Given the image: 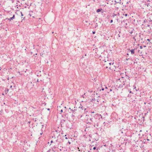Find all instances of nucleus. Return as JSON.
<instances>
[{
    "label": "nucleus",
    "mask_w": 152,
    "mask_h": 152,
    "mask_svg": "<svg viewBox=\"0 0 152 152\" xmlns=\"http://www.w3.org/2000/svg\"><path fill=\"white\" fill-rule=\"evenodd\" d=\"M90 121L92 122V125L94 126V127H96V125L97 126H98V120L94 118H91L90 119Z\"/></svg>",
    "instance_id": "f257e3e1"
},
{
    "label": "nucleus",
    "mask_w": 152,
    "mask_h": 152,
    "mask_svg": "<svg viewBox=\"0 0 152 152\" xmlns=\"http://www.w3.org/2000/svg\"><path fill=\"white\" fill-rule=\"evenodd\" d=\"M91 116H93L94 118L95 119H96V120H99V121H101V120L100 119V118L99 117L98 113H97L96 114H95L94 115H91Z\"/></svg>",
    "instance_id": "f03ea898"
},
{
    "label": "nucleus",
    "mask_w": 152,
    "mask_h": 152,
    "mask_svg": "<svg viewBox=\"0 0 152 152\" xmlns=\"http://www.w3.org/2000/svg\"><path fill=\"white\" fill-rule=\"evenodd\" d=\"M130 50V51L131 52V54H134L135 52H137V51L139 52V50H137V49L136 48H134L133 49L130 50Z\"/></svg>",
    "instance_id": "7ed1b4c3"
},
{
    "label": "nucleus",
    "mask_w": 152,
    "mask_h": 152,
    "mask_svg": "<svg viewBox=\"0 0 152 152\" xmlns=\"http://www.w3.org/2000/svg\"><path fill=\"white\" fill-rule=\"evenodd\" d=\"M119 134H125L126 132L125 130H123V128L122 129H121L119 131Z\"/></svg>",
    "instance_id": "20e7f679"
},
{
    "label": "nucleus",
    "mask_w": 152,
    "mask_h": 152,
    "mask_svg": "<svg viewBox=\"0 0 152 152\" xmlns=\"http://www.w3.org/2000/svg\"><path fill=\"white\" fill-rule=\"evenodd\" d=\"M100 12H101V13H103L104 12V11H103V9H97V10H96V12L97 13H98Z\"/></svg>",
    "instance_id": "39448f33"
},
{
    "label": "nucleus",
    "mask_w": 152,
    "mask_h": 152,
    "mask_svg": "<svg viewBox=\"0 0 152 152\" xmlns=\"http://www.w3.org/2000/svg\"><path fill=\"white\" fill-rule=\"evenodd\" d=\"M65 121V120L64 119H62L61 120L60 122V124L62 126V124H64V122Z\"/></svg>",
    "instance_id": "423d86ee"
},
{
    "label": "nucleus",
    "mask_w": 152,
    "mask_h": 152,
    "mask_svg": "<svg viewBox=\"0 0 152 152\" xmlns=\"http://www.w3.org/2000/svg\"><path fill=\"white\" fill-rule=\"evenodd\" d=\"M99 149V148L97 147L96 146L94 147L93 148V150H96V152H99L98 151Z\"/></svg>",
    "instance_id": "0eeeda50"
},
{
    "label": "nucleus",
    "mask_w": 152,
    "mask_h": 152,
    "mask_svg": "<svg viewBox=\"0 0 152 152\" xmlns=\"http://www.w3.org/2000/svg\"><path fill=\"white\" fill-rule=\"evenodd\" d=\"M79 108L82 109L83 110H84L85 111L86 110V108H84V107H83V106H82V105L81 104H80V106L79 107Z\"/></svg>",
    "instance_id": "6e6552de"
},
{
    "label": "nucleus",
    "mask_w": 152,
    "mask_h": 152,
    "mask_svg": "<svg viewBox=\"0 0 152 152\" xmlns=\"http://www.w3.org/2000/svg\"><path fill=\"white\" fill-rule=\"evenodd\" d=\"M98 115L99 117L100 118V119L101 120L102 119V116L101 115L99 114H98Z\"/></svg>",
    "instance_id": "1a4fd4ad"
},
{
    "label": "nucleus",
    "mask_w": 152,
    "mask_h": 152,
    "mask_svg": "<svg viewBox=\"0 0 152 152\" xmlns=\"http://www.w3.org/2000/svg\"><path fill=\"white\" fill-rule=\"evenodd\" d=\"M111 62H109L108 61L107 62V63L106 64L108 66H110V65H111Z\"/></svg>",
    "instance_id": "9d476101"
},
{
    "label": "nucleus",
    "mask_w": 152,
    "mask_h": 152,
    "mask_svg": "<svg viewBox=\"0 0 152 152\" xmlns=\"http://www.w3.org/2000/svg\"><path fill=\"white\" fill-rule=\"evenodd\" d=\"M5 19L6 20L8 19L10 21H11V20H12L13 19L12 18V17H11V18H6Z\"/></svg>",
    "instance_id": "9b49d317"
},
{
    "label": "nucleus",
    "mask_w": 152,
    "mask_h": 152,
    "mask_svg": "<svg viewBox=\"0 0 152 152\" xmlns=\"http://www.w3.org/2000/svg\"><path fill=\"white\" fill-rule=\"evenodd\" d=\"M123 87V85L122 84H120L119 86H118V88H122Z\"/></svg>",
    "instance_id": "f8f14e48"
},
{
    "label": "nucleus",
    "mask_w": 152,
    "mask_h": 152,
    "mask_svg": "<svg viewBox=\"0 0 152 152\" xmlns=\"http://www.w3.org/2000/svg\"><path fill=\"white\" fill-rule=\"evenodd\" d=\"M87 124L88 125H92V122L91 121V122H88L87 123Z\"/></svg>",
    "instance_id": "ddd939ff"
},
{
    "label": "nucleus",
    "mask_w": 152,
    "mask_h": 152,
    "mask_svg": "<svg viewBox=\"0 0 152 152\" xmlns=\"http://www.w3.org/2000/svg\"><path fill=\"white\" fill-rule=\"evenodd\" d=\"M141 119V121L144 122L145 121V117L143 116Z\"/></svg>",
    "instance_id": "4468645a"
},
{
    "label": "nucleus",
    "mask_w": 152,
    "mask_h": 152,
    "mask_svg": "<svg viewBox=\"0 0 152 152\" xmlns=\"http://www.w3.org/2000/svg\"><path fill=\"white\" fill-rule=\"evenodd\" d=\"M8 91L9 89H6L5 90V92L6 94H7L8 92Z\"/></svg>",
    "instance_id": "2eb2a0df"
},
{
    "label": "nucleus",
    "mask_w": 152,
    "mask_h": 152,
    "mask_svg": "<svg viewBox=\"0 0 152 152\" xmlns=\"http://www.w3.org/2000/svg\"><path fill=\"white\" fill-rule=\"evenodd\" d=\"M117 15L115 13H113L112 15V17L113 18H114L115 16H116Z\"/></svg>",
    "instance_id": "dca6fc26"
},
{
    "label": "nucleus",
    "mask_w": 152,
    "mask_h": 152,
    "mask_svg": "<svg viewBox=\"0 0 152 152\" xmlns=\"http://www.w3.org/2000/svg\"><path fill=\"white\" fill-rule=\"evenodd\" d=\"M69 109L70 110H71L72 111H73V112H75V111L76 110V109H74V110H73V109H71L70 107V108H69Z\"/></svg>",
    "instance_id": "f3484780"
},
{
    "label": "nucleus",
    "mask_w": 152,
    "mask_h": 152,
    "mask_svg": "<svg viewBox=\"0 0 152 152\" xmlns=\"http://www.w3.org/2000/svg\"><path fill=\"white\" fill-rule=\"evenodd\" d=\"M109 67V69H111V67L110 66H106L105 68H106V69H107L108 68V67Z\"/></svg>",
    "instance_id": "a211bd4d"
},
{
    "label": "nucleus",
    "mask_w": 152,
    "mask_h": 152,
    "mask_svg": "<svg viewBox=\"0 0 152 152\" xmlns=\"http://www.w3.org/2000/svg\"><path fill=\"white\" fill-rule=\"evenodd\" d=\"M100 89L99 91H100L101 90H102V91L104 90V88L102 87L101 89Z\"/></svg>",
    "instance_id": "6ab92c4d"
},
{
    "label": "nucleus",
    "mask_w": 152,
    "mask_h": 152,
    "mask_svg": "<svg viewBox=\"0 0 152 152\" xmlns=\"http://www.w3.org/2000/svg\"><path fill=\"white\" fill-rule=\"evenodd\" d=\"M114 2L117 3H119L120 4H121V2H117L115 0L114 1Z\"/></svg>",
    "instance_id": "aec40b11"
},
{
    "label": "nucleus",
    "mask_w": 152,
    "mask_h": 152,
    "mask_svg": "<svg viewBox=\"0 0 152 152\" xmlns=\"http://www.w3.org/2000/svg\"><path fill=\"white\" fill-rule=\"evenodd\" d=\"M12 17L13 19H14L15 18V15H13V16Z\"/></svg>",
    "instance_id": "412c9836"
},
{
    "label": "nucleus",
    "mask_w": 152,
    "mask_h": 152,
    "mask_svg": "<svg viewBox=\"0 0 152 152\" xmlns=\"http://www.w3.org/2000/svg\"><path fill=\"white\" fill-rule=\"evenodd\" d=\"M112 91V89L111 88H110L109 90V92H107L108 93H109L111 91Z\"/></svg>",
    "instance_id": "4be33fe9"
},
{
    "label": "nucleus",
    "mask_w": 152,
    "mask_h": 152,
    "mask_svg": "<svg viewBox=\"0 0 152 152\" xmlns=\"http://www.w3.org/2000/svg\"><path fill=\"white\" fill-rule=\"evenodd\" d=\"M21 14V16H23V14L22 12H20Z\"/></svg>",
    "instance_id": "5701e85b"
},
{
    "label": "nucleus",
    "mask_w": 152,
    "mask_h": 152,
    "mask_svg": "<svg viewBox=\"0 0 152 152\" xmlns=\"http://www.w3.org/2000/svg\"><path fill=\"white\" fill-rule=\"evenodd\" d=\"M113 20H110V23H113Z\"/></svg>",
    "instance_id": "b1692460"
},
{
    "label": "nucleus",
    "mask_w": 152,
    "mask_h": 152,
    "mask_svg": "<svg viewBox=\"0 0 152 152\" xmlns=\"http://www.w3.org/2000/svg\"><path fill=\"white\" fill-rule=\"evenodd\" d=\"M148 113V112H147L146 113H145L144 114V115H145V116H146V115L147 114V113Z\"/></svg>",
    "instance_id": "393cba45"
},
{
    "label": "nucleus",
    "mask_w": 152,
    "mask_h": 152,
    "mask_svg": "<svg viewBox=\"0 0 152 152\" xmlns=\"http://www.w3.org/2000/svg\"><path fill=\"white\" fill-rule=\"evenodd\" d=\"M95 31H92V34H95Z\"/></svg>",
    "instance_id": "a878e982"
},
{
    "label": "nucleus",
    "mask_w": 152,
    "mask_h": 152,
    "mask_svg": "<svg viewBox=\"0 0 152 152\" xmlns=\"http://www.w3.org/2000/svg\"><path fill=\"white\" fill-rule=\"evenodd\" d=\"M124 15H125V16L126 17L127 16L128 14H125Z\"/></svg>",
    "instance_id": "bb28decb"
},
{
    "label": "nucleus",
    "mask_w": 152,
    "mask_h": 152,
    "mask_svg": "<svg viewBox=\"0 0 152 152\" xmlns=\"http://www.w3.org/2000/svg\"><path fill=\"white\" fill-rule=\"evenodd\" d=\"M89 126H88V127H91L92 126V125H88Z\"/></svg>",
    "instance_id": "cd10ccee"
},
{
    "label": "nucleus",
    "mask_w": 152,
    "mask_h": 152,
    "mask_svg": "<svg viewBox=\"0 0 152 152\" xmlns=\"http://www.w3.org/2000/svg\"><path fill=\"white\" fill-rule=\"evenodd\" d=\"M133 33L132 31H131L130 32H129V33L131 34H132Z\"/></svg>",
    "instance_id": "c85d7f7f"
},
{
    "label": "nucleus",
    "mask_w": 152,
    "mask_h": 152,
    "mask_svg": "<svg viewBox=\"0 0 152 152\" xmlns=\"http://www.w3.org/2000/svg\"><path fill=\"white\" fill-rule=\"evenodd\" d=\"M142 46H140V49H142Z\"/></svg>",
    "instance_id": "c756f323"
},
{
    "label": "nucleus",
    "mask_w": 152,
    "mask_h": 152,
    "mask_svg": "<svg viewBox=\"0 0 152 152\" xmlns=\"http://www.w3.org/2000/svg\"><path fill=\"white\" fill-rule=\"evenodd\" d=\"M95 98H93L92 99V100H95Z\"/></svg>",
    "instance_id": "7c9ffc66"
},
{
    "label": "nucleus",
    "mask_w": 152,
    "mask_h": 152,
    "mask_svg": "<svg viewBox=\"0 0 152 152\" xmlns=\"http://www.w3.org/2000/svg\"><path fill=\"white\" fill-rule=\"evenodd\" d=\"M36 119H37V118H36L35 119V120H34V121L35 122H36V121H37V120Z\"/></svg>",
    "instance_id": "2f4dec72"
},
{
    "label": "nucleus",
    "mask_w": 152,
    "mask_h": 152,
    "mask_svg": "<svg viewBox=\"0 0 152 152\" xmlns=\"http://www.w3.org/2000/svg\"><path fill=\"white\" fill-rule=\"evenodd\" d=\"M95 113V112H94V111H91V113Z\"/></svg>",
    "instance_id": "473e14b6"
},
{
    "label": "nucleus",
    "mask_w": 152,
    "mask_h": 152,
    "mask_svg": "<svg viewBox=\"0 0 152 152\" xmlns=\"http://www.w3.org/2000/svg\"><path fill=\"white\" fill-rule=\"evenodd\" d=\"M37 82H38V83L39 82V81L38 79H37Z\"/></svg>",
    "instance_id": "72a5a7b5"
},
{
    "label": "nucleus",
    "mask_w": 152,
    "mask_h": 152,
    "mask_svg": "<svg viewBox=\"0 0 152 152\" xmlns=\"http://www.w3.org/2000/svg\"><path fill=\"white\" fill-rule=\"evenodd\" d=\"M22 18H23V19H22V20H23L24 18H25V17H24V18H23L22 17Z\"/></svg>",
    "instance_id": "f704fd0d"
},
{
    "label": "nucleus",
    "mask_w": 152,
    "mask_h": 152,
    "mask_svg": "<svg viewBox=\"0 0 152 152\" xmlns=\"http://www.w3.org/2000/svg\"><path fill=\"white\" fill-rule=\"evenodd\" d=\"M47 109L48 110H49V111L50 110V109L49 108H47Z\"/></svg>",
    "instance_id": "c9c22d12"
},
{
    "label": "nucleus",
    "mask_w": 152,
    "mask_h": 152,
    "mask_svg": "<svg viewBox=\"0 0 152 152\" xmlns=\"http://www.w3.org/2000/svg\"><path fill=\"white\" fill-rule=\"evenodd\" d=\"M68 143L69 144H71V142H69V141H68Z\"/></svg>",
    "instance_id": "e433bc0d"
},
{
    "label": "nucleus",
    "mask_w": 152,
    "mask_h": 152,
    "mask_svg": "<svg viewBox=\"0 0 152 152\" xmlns=\"http://www.w3.org/2000/svg\"><path fill=\"white\" fill-rule=\"evenodd\" d=\"M37 76H41V75H37Z\"/></svg>",
    "instance_id": "4c0bfd02"
},
{
    "label": "nucleus",
    "mask_w": 152,
    "mask_h": 152,
    "mask_svg": "<svg viewBox=\"0 0 152 152\" xmlns=\"http://www.w3.org/2000/svg\"><path fill=\"white\" fill-rule=\"evenodd\" d=\"M147 25V26H145L146 27H147V26H150V25H148V24L147 25Z\"/></svg>",
    "instance_id": "58836bf2"
},
{
    "label": "nucleus",
    "mask_w": 152,
    "mask_h": 152,
    "mask_svg": "<svg viewBox=\"0 0 152 152\" xmlns=\"http://www.w3.org/2000/svg\"><path fill=\"white\" fill-rule=\"evenodd\" d=\"M61 113L62 112H63V110H60V111Z\"/></svg>",
    "instance_id": "ea45409f"
},
{
    "label": "nucleus",
    "mask_w": 152,
    "mask_h": 152,
    "mask_svg": "<svg viewBox=\"0 0 152 152\" xmlns=\"http://www.w3.org/2000/svg\"><path fill=\"white\" fill-rule=\"evenodd\" d=\"M50 150H49L47 151V152H50Z\"/></svg>",
    "instance_id": "a19ab883"
},
{
    "label": "nucleus",
    "mask_w": 152,
    "mask_h": 152,
    "mask_svg": "<svg viewBox=\"0 0 152 152\" xmlns=\"http://www.w3.org/2000/svg\"><path fill=\"white\" fill-rule=\"evenodd\" d=\"M53 148L54 149H56V147L54 146V147H53Z\"/></svg>",
    "instance_id": "79ce46f5"
},
{
    "label": "nucleus",
    "mask_w": 152,
    "mask_h": 152,
    "mask_svg": "<svg viewBox=\"0 0 152 152\" xmlns=\"http://www.w3.org/2000/svg\"><path fill=\"white\" fill-rule=\"evenodd\" d=\"M31 123V121H29L28 122V123L29 124H30Z\"/></svg>",
    "instance_id": "37998d69"
},
{
    "label": "nucleus",
    "mask_w": 152,
    "mask_h": 152,
    "mask_svg": "<svg viewBox=\"0 0 152 152\" xmlns=\"http://www.w3.org/2000/svg\"><path fill=\"white\" fill-rule=\"evenodd\" d=\"M75 115H74L73 114H72V117H74V116H75Z\"/></svg>",
    "instance_id": "c03bdc74"
},
{
    "label": "nucleus",
    "mask_w": 152,
    "mask_h": 152,
    "mask_svg": "<svg viewBox=\"0 0 152 152\" xmlns=\"http://www.w3.org/2000/svg\"><path fill=\"white\" fill-rule=\"evenodd\" d=\"M50 142L51 143H52L53 142V141L52 140L51 141H50Z\"/></svg>",
    "instance_id": "a18cd8bd"
},
{
    "label": "nucleus",
    "mask_w": 152,
    "mask_h": 152,
    "mask_svg": "<svg viewBox=\"0 0 152 152\" xmlns=\"http://www.w3.org/2000/svg\"><path fill=\"white\" fill-rule=\"evenodd\" d=\"M65 139H68V138H67V137H65Z\"/></svg>",
    "instance_id": "49530a36"
},
{
    "label": "nucleus",
    "mask_w": 152,
    "mask_h": 152,
    "mask_svg": "<svg viewBox=\"0 0 152 152\" xmlns=\"http://www.w3.org/2000/svg\"><path fill=\"white\" fill-rule=\"evenodd\" d=\"M147 40L149 41H150V39H147Z\"/></svg>",
    "instance_id": "de8ad7c7"
},
{
    "label": "nucleus",
    "mask_w": 152,
    "mask_h": 152,
    "mask_svg": "<svg viewBox=\"0 0 152 152\" xmlns=\"http://www.w3.org/2000/svg\"><path fill=\"white\" fill-rule=\"evenodd\" d=\"M12 86H10V88H12Z\"/></svg>",
    "instance_id": "09e8293b"
},
{
    "label": "nucleus",
    "mask_w": 152,
    "mask_h": 152,
    "mask_svg": "<svg viewBox=\"0 0 152 152\" xmlns=\"http://www.w3.org/2000/svg\"><path fill=\"white\" fill-rule=\"evenodd\" d=\"M57 130H56V131H55V132H56V133H57Z\"/></svg>",
    "instance_id": "8fccbe9b"
},
{
    "label": "nucleus",
    "mask_w": 152,
    "mask_h": 152,
    "mask_svg": "<svg viewBox=\"0 0 152 152\" xmlns=\"http://www.w3.org/2000/svg\"><path fill=\"white\" fill-rule=\"evenodd\" d=\"M78 150H79V151H80V150H79V147H78Z\"/></svg>",
    "instance_id": "3c124183"
},
{
    "label": "nucleus",
    "mask_w": 152,
    "mask_h": 152,
    "mask_svg": "<svg viewBox=\"0 0 152 152\" xmlns=\"http://www.w3.org/2000/svg\"><path fill=\"white\" fill-rule=\"evenodd\" d=\"M105 88L106 89H107V87H105Z\"/></svg>",
    "instance_id": "603ef678"
},
{
    "label": "nucleus",
    "mask_w": 152,
    "mask_h": 152,
    "mask_svg": "<svg viewBox=\"0 0 152 152\" xmlns=\"http://www.w3.org/2000/svg\"><path fill=\"white\" fill-rule=\"evenodd\" d=\"M114 63H113L112 64V65H114Z\"/></svg>",
    "instance_id": "864d4df0"
},
{
    "label": "nucleus",
    "mask_w": 152,
    "mask_h": 152,
    "mask_svg": "<svg viewBox=\"0 0 152 152\" xmlns=\"http://www.w3.org/2000/svg\"><path fill=\"white\" fill-rule=\"evenodd\" d=\"M129 2L128 1V2H126V4H128V3H129Z\"/></svg>",
    "instance_id": "5fc2aeb1"
},
{
    "label": "nucleus",
    "mask_w": 152,
    "mask_h": 152,
    "mask_svg": "<svg viewBox=\"0 0 152 152\" xmlns=\"http://www.w3.org/2000/svg\"><path fill=\"white\" fill-rule=\"evenodd\" d=\"M7 79L8 80H9V77H8Z\"/></svg>",
    "instance_id": "6e6d98bb"
},
{
    "label": "nucleus",
    "mask_w": 152,
    "mask_h": 152,
    "mask_svg": "<svg viewBox=\"0 0 152 152\" xmlns=\"http://www.w3.org/2000/svg\"><path fill=\"white\" fill-rule=\"evenodd\" d=\"M126 55H127V56H128L129 55V54L128 53H127Z\"/></svg>",
    "instance_id": "4d7b16f0"
},
{
    "label": "nucleus",
    "mask_w": 152,
    "mask_h": 152,
    "mask_svg": "<svg viewBox=\"0 0 152 152\" xmlns=\"http://www.w3.org/2000/svg\"><path fill=\"white\" fill-rule=\"evenodd\" d=\"M96 26H97V23H96Z\"/></svg>",
    "instance_id": "13d9d810"
},
{
    "label": "nucleus",
    "mask_w": 152,
    "mask_h": 152,
    "mask_svg": "<svg viewBox=\"0 0 152 152\" xmlns=\"http://www.w3.org/2000/svg\"><path fill=\"white\" fill-rule=\"evenodd\" d=\"M118 37H120V35L119 34H118Z\"/></svg>",
    "instance_id": "bf43d9fd"
},
{
    "label": "nucleus",
    "mask_w": 152,
    "mask_h": 152,
    "mask_svg": "<svg viewBox=\"0 0 152 152\" xmlns=\"http://www.w3.org/2000/svg\"><path fill=\"white\" fill-rule=\"evenodd\" d=\"M143 47H146V46H144Z\"/></svg>",
    "instance_id": "052dcab7"
},
{
    "label": "nucleus",
    "mask_w": 152,
    "mask_h": 152,
    "mask_svg": "<svg viewBox=\"0 0 152 152\" xmlns=\"http://www.w3.org/2000/svg\"><path fill=\"white\" fill-rule=\"evenodd\" d=\"M144 22H145V20H144Z\"/></svg>",
    "instance_id": "680f3d73"
},
{
    "label": "nucleus",
    "mask_w": 152,
    "mask_h": 152,
    "mask_svg": "<svg viewBox=\"0 0 152 152\" xmlns=\"http://www.w3.org/2000/svg\"><path fill=\"white\" fill-rule=\"evenodd\" d=\"M53 33H54V32L53 31L52 32V34H53Z\"/></svg>",
    "instance_id": "e2e57ef3"
},
{
    "label": "nucleus",
    "mask_w": 152,
    "mask_h": 152,
    "mask_svg": "<svg viewBox=\"0 0 152 152\" xmlns=\"http://www.w3.org/2000/svg\"><path fill=\"white\" fill-rule=\"evenodd\" d=\"M64 108H66V107H65Z\"/></svg>",
    "instance_id": "0e129e2a"
},
{
    "label": "nucleus",
    "mask_w": 152,
    "mask_h": 152,
    "mask_svg": "<svg viewBox=\"0 0 152 152\" xmlns=\"http://www.w3.org/2000/svg\"><path fill=\"white\" fill-rule=\"evenodd\" d=\"M42 134V133H41L40 134L41 135Z\"/></svg>",
    "instance_id": "69168bd1"
},
{
    "label": "nucleus",
    "mask_w": 152,
    "mask_h": 152,
    "mask_svg": "<svg viewBox=\"0 0 152 152\" xmlns=\"http://www.w3.org/2000/svg\"><path fill=\"white\" fill-rule=\"evenodd\" d=\"M88 152H91L90 151H88Z\"/></svg>",
    "instance_id": "338daca9"
},
{
    "label": "nucleus",
    "mask_w": 152,
    "mask_h": 152,
    "mask_svg": "<svg viewBox=\"0 0 152 152\" xmlns=\"http://www.w3.org/2000/svg\"><path fill=\"white\" fill-rule=\"evenodd\" d=\"M66 136V135H65V136H65H65Z\"/></svg>",
    "instance_id": "774afa93"
}]
</instances>
